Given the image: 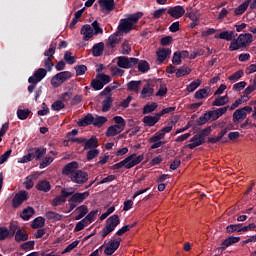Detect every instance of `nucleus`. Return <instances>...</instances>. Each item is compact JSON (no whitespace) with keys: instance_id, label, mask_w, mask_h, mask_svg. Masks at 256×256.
Returning <instances> with one entry per match:
<instances>
[{"instance_id":"obj_11","label":"nucleus","mask_w":256,"mask_h":256,"mask_svg":"<svg viewBox=\"0 0 256 256\" xmlns=\"http://www.w3.org/2000/svg\"><path fill=\"white\" fill-rule=\"evenodd\" d=\"M167 13L173 19H181V17L185 15V8H183L181 5L170 7Z\"/></svg>"},{"instance_id":"obj_53","label":"nucleus","mask_w":256,"mask_h":256,"mask_svg":"<svg viewBox=\"0 0 256 256\" xmlns=\"http://www.w3.org/2000/svg\"><path fill=\"white\" fill-rule=\"evenodd\" d=\"M208 121H211V116L209 115V112H206L197 119L196 123L197 125H205Z\"/></svg>"},{"instance_id":"obj_10","label":"nucleus","mask_w":256,"mask_h":256,"mask_svg":"<svg viewBox=\"0 0 256 256\" xmlns=\"http://www.w3.org/2000/svg\"><path fill=\"white\" fill-rule=\"evenodd\" d=\"M89 197V191L85 192H76L72 194V196L68 199V203H76V205H79L85 201Z\"/></svg>"},{"instance_id":"obj_58","label":"nucleus","mask_w":256,"mask_h":256,"mask_svg":"<svg viewBox=\"0 0 256 256\" xmlns=\"http://www.w3.org/2000/svg\"><path fill=\"white\" fill-rule=\"evenodd\" d=\"M53 163V157L46 156L43 158L42 162L39 165V169H45V167H49V165Z\"/></svg>"},{"instance_id":"obj_44","label":"nucleus","mask_w":256,"mask_h":256,"mask_svg":"<svg viewBox=\"0 0 256 256\" xmlns=\"http://www.w3.org/2000/svg\"><path fill=\"white\" fill-rule=\"evenodd\" d=\"M195 99H205L206 97H209V90L207 88L199 89L194 94Z\"/></svg>"},{"instance_id":"obj_6","label":"nucleus","mask_w":256,"mask_h":256,"mask_svg":"<svg viewBox=\"0 0 256 256\" xmlns=\"http://www.w3.org/2000/svg\"><path fill=\"white\" fill-rule=\"evenodd\" d=\"M29 199V193L27 191L22 190L15 194L14 198L12 199V207L14 209H19L25 201Z\"/></svg>"},{"instance_id":"obj_23","label":"nucleus","mask_w":256,"mask_h":256,"mask_svg":"<svg viewBox=\"0 0 256 256\" xmlns=\"http://www.w3.org/2000/svg\"><path fill=\"white\" fill-rule=\"evenodd\" d=\"M141 80H132L127 83V91L133 92V93H139L141 90V85H142Z\"/></svg>"},{"instance_id":"obj_64","label":"nucleus","mask_w":256,"mask_h":256,"mask_svg":"<svg viewBox=\"0 0 256 256\" xmlns=\"http://www.w3.org/2000/svg\"><path fill=\"white\" fill-rule=\"evenodd\" d=\"M161 139H165V134L161 131L156 132L152 137L149 138V142H157L161 141Z\"/></svg>"},{"instance_id":"obj_33","label":"nucleus","mask_w":256,"mask_h":256,"mask_svg":"<svg viewBox=\"0 0 256 256\" xmlns=\"http://www.w3.org/2000/svg\"><path fill=\"white\" fill-rule=\"evenodd\" d=\"M158 57V61L163 63L167 57H171V49L169 48H162L156 53Z\"/></svg>"},{"instance_id":"obj_15","label":"nucleus","mask_w":256,"mask_h":256,"mask_svg":"<svg viewBox=\"0 0 256 256\" xmlns=\"http://www.w3.org/2000/svg\"><path fill=\"white\" fill-rule=\"evenodd\" d=\"M160 119L161 116L159 113H156L154 116H145L142 121L146 127H155Z\"/></svg>"},{"instance_id":"obj_7","label":"nucleus","mask_w":256,"mask_h":256,"mask_svg":"<svg viewBox=\"0 0 256 256\" xmlns=\"http://www.w3.org/2000/svg\"><path fill=\"white\" fill-rule=\"evenodd\" d=\"M77 171H79V162L72 161L63 167L62 175H65V177H69V179H71L73 175L77 173Z\"/></svg>"},{"instance_id":"obj_60","label":"nucleus","mask_w":256,"mask_h":256,"mask_svg":"<svg viewBox=\"0 0 256 256\" xmlns=\"http://www.w3.org/2000/svg\"><path fill=\"white\" fill-rule=\"evenodd\" d=\"M51 109L52 111H61V109H65V103L61 100H57L51 105Z\"/></svg>"},{"instance_id":"obj_1","label":"nucleus","mask_w":256,"mask_h":256,"mask_svg":"<svg viewBox=\"0 0 256 256\" xmlns=\"http://www.w3.org/2000/svg\"><path fill=\"white\" fill-rule=\"evenodd\" d=\"M143 17V12L129 14L127 18L120 19L117 27L119 33H131L135 29V25L139 23V19Z\"/></svg>"},{"instance_id":"obj_12","label":"nucleus","mask_w":256,"mask_h":256,"mask_svg":"<svg viewBox=\"0 0 256 256\" xmlns=\"http://www.w3.org/2000/svg\"><path fill=\"white\" fill-rule=\"evenodd\" d=\"M227 135V128L222 129L217 137H208L207 143H211L212 145H215V143H219V141H222V143H227L229 140L227 138H223Z\"/></svg>"},{"instance_id":"obj_3","label":"nucleus","mask_w":256,"mask_h":256,"mask_svg":"<svg viewBox=\"0 0 256 256\" xmlns=\"http://www.w3.org/2000/svg\"><path fill=\"white\" fill-rule=\"evenodd\" d=\"M143 159H145V156H143V154L139 156H137V154H132L130 156H127L124 160L114 164L112 166V169H123V167L125 169H133V167H135V165H139V163H141Z\"/></svg>"},{"instance_id":"obj_63","label":"nucleus","mask_w":256,"mask_h":256,"mask_svg":"<svg viewBox=\"0 0 256 256\" xmlns=\"http://www.w3.org/2000/svg\"><path fill=\"white\" fill-rule=\"evenodd\" d=\"M243 75H245V72L243 70H238L234 74L230 75L228 79L229 81H239Z\"/></svg>"},{"instance_id":"obj_36","label":"nucleus","mask_w":256,"mask_h":256,"mask_svg":"<svg viewBox=\"0 0 256 256\" xmlns=\"http://www.w3.org/2000/svg\"><path fill=\"white\" fill-rule=\"evenodd\" d=\"M251 4V0H246L242 4H240L234 11L235 15H243L249 8V5Z\"/></svg>"},{"instance_id":"obj_28","label":"nucleus","mask_w":256,"mask_h":256,"mask_svg":"<svg viewBox=\"0 0 256 256\" xmlns=\"http://www.w3.org/2000/svg\"><path fill=\"white\" fill-rule=\"evenodd\" d=\"M14 240L16 243H21L23 241H28L29 240V234L25 232V230L19 228L16 231V234H14Z\"/></svg>"},{"instance_id":"obj_22","label":"nucleus","mask_w":256,"mask_h":256,"mask_svg":"<svg viewBox=\"0 0 256 256\" xmlns=\"http://www.w3.org/2000/svg\"><path fill=\"white\" fill-rule=\"evenodd\" d=\"M154 93H155V89L153 88V86L151 84L147 83L142 88L140 97H141V99H147V97H153Z\"/></svg>"},{"instance_id":"obj_38","label":"nucleus","mask_w":256,"mask_h":256,"mask_svg":"<svg viewBox=\"0 0 256 256\" xmlns=\"http://www.w3.org/2000/svg\"><path fill=\"white\" fill-rule=\"evenodd\" d=\"M149 69H151L149 62H147L146 60H139L138 71H140V73H147V71H149Z\"/></svg>"},{"instance_id":"obj_62","label":"nucleus","mask_w":256,"mask_h":256,"mask_svg":"<svg viewBox=\"0 0 256 256\" xmlns=\"http://www.w3.org/2000/svg\"><path fill=\"white\" fill-rule=\"evenodd\" d=\"M108 246L111 247L112 250L117 251V249H119L121 246V238L110 240L108 242Z\"/></svg>"},{"instance_id":"obj_25","label":"nucleus","mask_w":256,"mask_h":256,"mask_svg":"<svg viewBox=\"0 0 256 256\" xmlns=\"http://www.w3.org/2000/svg\"><path fill=\"white\" fill-rule=\"evenodd\" d=\"M113 96L109 94L106 98L102 101V112L107 113L111 111V107H113Z\"/></svg>"},{"instance_id":"obj_9","label":"nucleus","mask_w":256,"mask_h":256,"mask_svg":"<svg viewBox=\"0 0 256 256\" xmlns=\"http://www.w3.org/2000/svg\"><path fill=\"white\" fill-rule=\"evenodd\" d=\"M45 77H47V69L39 68L34 72L32 76L28 78V83H33V84L41 83V81H43Z\"/></svg>"},{"instance_id":"obj_30","label":"nucleus","mask_w":256,"mask_h":256,"mask_svg":"<svg viewBox=\"0 0 256 256\" xmlns=\"http://www.w3.org/2000/svg\"><path fill=\"white\" fill-rule=\"evenodd\" d=\"M103 51H105V43L103 42L96 43L92 47L93 57H101V55H103Z\"/></svg>"},{"instance_id":"obj_42","label":"nucleus","mask_w":256,"mask_h":256,"mask_svg":"<svg viewBox=\"0 0 256 256\" xmlns=\"http://www.w3.org/2000/svg\"><path fill=\"white\" fill-rule=\"evenodd\" d=\"M117 65L121 69H129V58H127L125 56H119Z\"/></svg>"},{"instance_id":"obj_47","label":"nucleus","mask_w":256,"mask_h":256,"mask_svg":"<svg viewBox=\"0 0 256 256\" xmlns=\"http://www.w3.org/2000/svg\"><path fill=\"white\" fill-rule=\"evenodd\" d=\"M199 87H201V79H197L193 82H191L186 90L188 91V93H193V91H195L196 89H198Z\"/></svg>"},{"instance_id":"obj_19","label":"nucleus","mask_w":256,"mask_h":256,"mask_svg":"<svg viewBox=\"0 0 256 256\" xmlns=\"http://www.w3.org/2000/svg\"><path fill=\"white\" fill-rule=\"evenodd\" d=\"M205 140L198 136L197 134H195L191 139H190V144H187L186 147H188V149H195V147H199L201 145H205Z\"/></svg>"},{"instance_id":"obj_4","label":"nucleus","mask_w":256,"mask_h":256,"mask_svg":"<svg viewBox=\"0 0 256 256\" xmlns=\"http://www.w3.org/2000/svg\"><path fill=\"white\" fill-rule=\"evenodd\" d=\"M253 43V34L245 33L240 34L238 38H234L229 45V51H239L244 49L247 45Z\"/></svg>"},{"instance_id":"obj_35","label":"nucleus","mask_w":256,"mask_h":256,"mask_svg":"<svg viewBox=\"0 0 256 256\" xmlns=\"http://www.w3.org/2000/svg\"><path fill=\"white\" fill-rule=\"evenodd\" d=\"M34 149H35V152L33 154V157L36 161H41V159H43V157L47 155V148L45 147H38Z\"/></svg>"},{"instance_id":"obj_59","label":"nucleus","mask_w":256,"mask_h":256,"mask_svg":"<svg viewBox=\"0 0 256 256\" xmlns=\"http://www.w3.org/2000/svg\"><path fill=\"white\" fill-rule=\"evenodd\" d=\"M21 249H23V251H31L33 249H35V241H28V242H24L23 244L20 245Z\"/></svg>"},{"instance_id":"obj_57","label":"nucleus","mask_w":256,"mask_h":256,"mask_svg":"<svg viewBox=\"0 0 256 256\" xmlns=\"http://www.w3.org/2000/svg\"><path fill=\"white\" fill-rule=\"evenodd\" d=\"M211 126H208L204 129H202L197 136L202 138L204 141H206V138L208 137V135H211Z\"/></svg>"},{"instance_id":"obj_37","label":"nucleus","mask_w":256,"mask_h":256,"mask_svg":"<svg viewBox=\"0 0 256 256\" xmlns=\"http://www.w3.org/2000/svg\"><path fill=\"white\" fill-rule=\"evenodd\" d=\"M42 227H45V218L41 216L36 217L31 223L32 229H41Z\"/></svg>"},{"instance_id":"obj_27","label":"nucleus","mask_w":256,"mask_h":256,"mask_svg":"<svg viewBox=\"0 0 256 256\" xmlns=\"http://www.w3.org/2000/svg\"><path fill=\"white\" fill-rule=\"evenodd\" d=\"M125 128L122 126H117V124L112 125L107 128L106 137H115V135H119V133L123 132Z\"/></svg>"},{"instance_id":"obj_48","label":"nucleus","mask_w":256,"mask_h":256,"mask_svg":"<svg viewBox=\"0 0 256 256\" xmlns=\"http://www.w3.org/2000/svg\"><path fill=\"white\" fill-rule=\"evenodd\" d=\"M91 25L94 35H103V28H101V24H99L97 20H95Z\"/></svg>"},{"instance_id":"obj_34","label":"nucleus","mask_w":256,"mask_h":256,"mask_svg":"<svg viewBox=\"0 0 256 256\" xmlns=\"http://www.w3.org/2000/svg\"><path fill=\"white\" fill-rule=\"evenodd\" d=\"M227 103H229V96L228 95L218 96L212 102V106L213 107H223V105H227Z\"/></svg>"},{"instance_id":"obj_40","label":"nucleus","mask_w":256,"mask_h":256,"mask_svg":"<svg viewBox=\"0 0 256 256\" xmlns=\"http://www.w3.org/2000/svg\"><path fill=\"white\" fill-rule=\"evenodd\" d=\"M46 218L49 219V221H61L63 219V215L57 212L49 211L46 213Z\"/></svg>"},{"instance_id":"obj_61","label":"nucleus","mask_w":256,"mask_h":256,"mask_svg":"<svg viewBox=\"0 0 256 256\" xmlns=\"http://www.w3.org/2000/svg\"><path fill=\"white\" fill-rule=\"evenodd\" d=\"M87 225H89L87 220L85 218H83L81 221H79L76 224L74 231H76V232L83 231L85 229V227H87Z\"/></svg>"},{"instance_id":"obj_18","label":"nucleus","mask_w":256,"mask_h":256,"mask_svg":"<svg viewBox=\"0 0 256 256\" xmlns=\"http://www.w3.org/2000/svg\"><path fill=\"white\" fill-rule=\"evenodd\" d=\"M98 4L102 11H107L108 13L115 9V0H98Z\"/></svg>"},{"instance_id":"obj_26","label":"nucleus","mask_w":256,"mask_h":256,"mask_svg":"<svg viewBox=\"0 0 256 256\" xmlns=\"http://www.w3.org/2000/svg\"><path fill=\"white\" fill-rule=\"evenodd\" d=\"M233 123L238 125V123H242L244 119H247V113H244L241 108L235 110L233 113Z\"/></svg>"},{"instance_id":"obj_55","label":"nucleus","mask_w":256,"mask_h":256,"mask_svg":"<svg viewBox=\"0 0 256 256\" xmlns=\"http://www.w3.org/2000/svg\"><path fill=\"white\" fill-rule=\"evenodd\" d=\"M98 213H99V210H92L91 212L88 213V215L84 218L88 225H90V223H93V221H95V218L97 217Z\"/></svg>"},{"instance_id":"obj_20","label":"nucleus","mask_w":256,"mask_h":256,"mask_svg":"<svg viewBox=\"0 0 256 256\" xmlns=\"http://www.w3.org/2000/svg\"><path fill=\"white\" fill-rule=\"evenodd\" d=\"M81 35H83V41H89L93 37V28L89 24L82 26L80 30Z\"/></svg>"},{"instance_id":"obj_5","label":"nucleus","mask_w":256,"mask_h":256,"mask_svg":"<svg viewBox=\"0 0 256 256\" xmlns=\"http://www.w3.org/2000/svg\"><path fill=\"white\" fill-rule=\"evenodd\" d=\"M72 75L71 72L69 71H63L60 73H57L56 75H54L51 79V85L52 87H54L55 89H57V87H61V85H63V83H65V81H68V79H71Z\"/></svg>"},{"instance_id":"obj_43","label":"nucleus","mask_w":256,"mask_h":256,"mask_svg":"<svg viewBox=\"0 0 256 256\" xmlns=\"http://www.w3.org/2000/svg\"><path fill=\"white\" fill-rule=\"evenodd\" d=\"M5 239H12L11 234H9V228L0 226V241H5Z\"/></svg>"},{"instance_id":"obj_17","label":"nucleus","mask_w":256,"mask_h":256,"mask_svg":"<svg viewBox=\"0 0 256 256\" xmlns=\"http://www.w3.org/2000/svg\"><path fill=\"white\" fill-rule=\"evenodd\" d=\"M119 223H121V219L119 218V215L114 214L106 220L105 226L108 227V229H111L112 231H114V229L117 228Z\"/></svg>"},{"instance_id":"obj_21","label":"nucleus","mask_w":256,"mask_h":256,"mask_svg":"<svg viewBox=\"0 0 256 256\" xmlns=\"http://www.w3.org/2000/svg\"><path fill=\"white\" fill-rule=\"evenodd\" d=\"M215 39H224L225 41H233L237 37L235 31H222L219 35L214 36Z\"/></svg>"},{"instance_id":"obj_16","label":"nucleus","mask_w":256,"mask_h":256,"mask_svg":"<svg viewBox=\"0 0 256 256\" xmlns=\"http://www.w3.org/2000/svg\"><path fill=\"white\" fill-rule=\"evenodd\" d=\"M240 241H241V237L230 236L221 242L220 249L222 251H225L227 247H231V245H235V243H239Z\"/></svg>"},{"instance_id":"obj_45","label":"nucleus","mask_w":256,"mask_h":256,"mask_svg":"<svg viewBox=\"0 0 256 256\" xmlns=\"http://www.w3.org/2000/svg\"><path fill=\"white\" fill-rule=\"evenodd\" d=\"M64 61H66L68 65H73L77 62V58L73 56V53L70 51H66L64 54Z\"/></svg>"},{"instance_id":"obj_31","label":"nucleus","mask_w":256,"mask_h":256,"mask_svg":"<svg viewBox=\"0 0 256 256\" xmlns=\"http://www.w3.org/2000/svg\"><path fill=\"white\" fill-rule=\"evenodd\" d=\"M94 123L95 117L93 114L89 113L78 122V125L79 127H87V125H94Z\"/></svg>"},{"instance_id":"obj_49","label":"nucleus","mask_w":256,"mask_h":256,"mask_svg":"<svg viewBox=\"0 0 256 256\" xmlns=\"http://www.w3.org/2000/svg\"><path fill=\"white\" fill-rule=\"evenodd\" d=\"M90 85L94 91H101V89H103V87H104L103 83L101 82V80L99 78L92 79Z\"/></svg>"},{"instance_id":"obj_54","label":"nucleus","mask_w":256,"mask_h":256,"mask_svg":"<svg viewBox=\"0 0 256 256\" xmlns=\"http://www.w3.org/2000/svg\"><path fill=\"white\" fill-rule=\"evenodd\" d=\"M96 79H99L104 87L108 83H111V76L107 74H97Z\"/></svg>"},{"instance_id":"obj_14","label":"nucleus","mask_w":256,"mask_h":256,"mask_svg":"<svg viewBox=\"0 0 256 256\" xmlns=\"http://www.w3.org/2000/svg\"><path fill=\"white\" fill-rule=\"evenodd\" d=\"M119 43H121V37H119V31H116L114 34L108 37L106 45L110 49H115Z\"/></svg>"},{"instance_id":"obj_8","label":"nucleus","mask_w":256,"mask_h":256,"mask_svg":"<svg viewBox=\"0 0 256 256\" xmlns=\"http://www.w3.org/2000/svg\"><path fill=\"white\" fill-rule=\"evenodd\" d=\"M70 180L72 183H76L77 185H84V183L89 181V174L83 170H77Z\"/></svg>"},{"instance_id":"obj_51","label":"nucleus","mask_w":256,"mask_h":256,"mask_svg":"<svg viewBox=\"0 0 256 256\" xmlns=\"http://www.w3.org/2000/svg\"><path fill=\"white\" fill-rule=\"evenodd\" d=\"M107 123V117L105 116H96L94 118V127H103Z\"/></svg>"},{"instance_id":"obj_41","label":"nucleus","mask_w":256,"mask_h":256,"mask_svg":"<svg viewBox=\"0 0 256 256\" xmlns=\"http://www.w3.org/2000/svg\"><path fill=\"white\" fill-rule=\"evenodd\" d=\"M191 73V69L189 67L182 66L176 70L177 79L181 77H185V75H189Z\"/></svg>"},{"instance_id":"obj_52","label":"nucleus","mask_w":256,"mask_h":256,"mask_svg":"<svg viewBox=\"0 0 256 256\" xmlns=\"http://www.w3.org/2000/svg\"><path fill=\"white\" fill-rule=\"evenodd\" d=\"M99 156V149L94 148V149H90L87 154H86V159L87 161H93V159H95V157Z\"/></svg>"},{"instance_id":"obj_29","label":"nucleus","mask_w":256,"mask_h":256,"mask_svg":"<svg viewBox=\"0 0 256 256\" xmlns=\"http://www.w3.org/2000/svg\"><path fill=\"white\" fill-rule=\"evenodd\" d=\"M35 188L43 193H49V191H51V183L47 180H40L36 184Z\"/></svg>"},{"instance_id":"obj_13","label":"nucleus","mask_w":256,"mask_h":256,"mask_svg":"<svg viewBox=\"0 0 256 256\" xmlns=\"http://www.w3.org/2000/svg\"><path fill=\"white\" fill-rule=\"evenodd\" d=\"M228 109H229V106H224L216 110L208 111V115H210L211 121H217L219 117H222V115H225L227 113Z\"/></svg>"},{"instance_id":"obj_39","label":"nucleus","mask_w":256,"mask_h":256,"mask_svg":"<svg viewBox=\"0 0 256 256\" xmlns=\"http://www.w3.org/2000/svg\"><path fill=\"white\" fill-rule=\"evenodd\" d=\"M17 117L20 121H25L31 115V110L29 109H18L17 110Z\"/></svg>"},{"instance_id":"obj_56","label":"nucleus","mask_w":256,"mask_h":256,"mask_svg":"<svg viewBox=\"0 0 256 256\" xmlns=\"http://www.w3.org/2000/svg\"><path fill=\"white\" fill-rule=\"evenodd\" d=\"M121 53L122 55H129L131 53V45L129 44V41H124L121 44Z\"/></svg>"},{"instance_id":"obj_24","label":"nucleus","mask_w":256,"mask_h":256,"mask_svg":"<svg viewBox=\"0 0 256 256\" xmlns=\"http://www.w3.org/2000/svg\"><path fill=\"white\" fill-rule=\"evenodd\" d=\"M98 147L99 139H97V136H91V138L86 140L84 144V151H87L88 149H97Z\"/></svg>"},{"instance_id":"obj_46","label":"nucleus","mask_w":256,"mask_h":256,"mask_svg":"<svg viewBox=\"0 0 256 256\" xmlns=\"http://www.w3.org/2000/svg\"><path fill=\"white\" fill-rule=\"evenodd\" d=\"M157 107H159V105H157L155 102L145 105L143 108V115H149V113H153Z\"/></svg>"},{"instance_id":"obj_2","label":"nucleus","mask_w":256,"mask_h":256,"mask_svg":"<svg viewBox=\"0 0 256 256\" xmlns=\"http://www.w3.org/2000/svg\"><path fill=\"white\" fill-rule=\"evenodd\" d=\"M143 159H145V156H143V154L139 156H137V154H132L130 156H127L124 160L114 164L112 166V169H123V167L125 169H133V167H135V165H139V163H141Z\"/></svg>"},{"instance_id":"obj_50","label":"nucleus","mask_w":256,"mask_h":256,"mask_svg":"<svg viewBox=\"0 0 256 256\" xmlns=\"http://www.w3.org/2000/svg\"><path fill=\"white\" fill-rule=\"evenodd\" d=\"M57 49V42H52L50 48L44 52L45 57H53L55 55V50Z\"/></svg>"},{"instance_id":"obj_32","label":"nucleus","mask_w":256,"mask_h":256,"mask_svg":"<svg viewBox=\"0 0 256 256\" xmlns=\"http://www.w3.org/2000/svg\"><path fill=\"white\" fill-rule=\"evenodd\" d=\"M33 215H35V209H33L31 206H28L22 210L20 217L23 219V221H29Z\"/></svg>"}]
</instances>
